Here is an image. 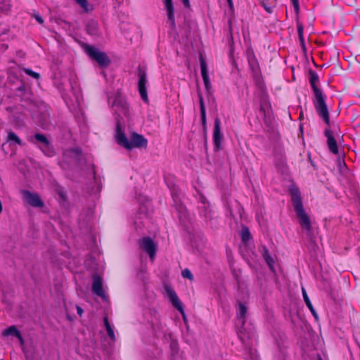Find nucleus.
<instances>
[{"label": "nucleus", "mask_w": 360, "mask_h": 360, "mask_svg": "<svg viewBox=\"0 0 360 360\" xmlns=\"http://www.w3.org/2000/svg\"><path fill=\"white\" fill-rule=\"evenodd\" d=\"M115 136L117 143L128 150L134 148H145L148 145L147 139L143 136L137 133H131L129 137L127 138L122 131L119 123L117 124Z\"/></svg>", "instance_id": "obj_1"}, {"label": "nucleus", "mask_w": 360, "mask_h": 360, "mask_svg": "<svg viewBox=\"0 0 360 360\" xmlns=\"http://www.w3.org/2000/svg\"><path fill=\"white\" fill-rule=\"evenodd\" d=\"M318 80L319 78L316 75L313 74L310 77V83L315 96L314 104L318 112V115L323 119V120L327 124H329V115L326 104L325 103L323 95L321 91L316 85V83L318 82Z\"/></svg>", "instance_id": "obj_2"}, {"label": "nucleus", "mask_w": 360, "mask_h": 360, "mask_svg": "<svg viewBox=\"0 0 360 360\" xmlns=\"http://www.w3.org/2000/svg\"><path fill=\"white\" fill-rule=\"evenodd\" d=\"M290 193L291 195V200L294 206V209L297 217L299 219V222L301 227L303 229L309 231L311 229V222L303 209L299 189L297 187L292 186L290 188Z\"/></svg>", "instance_id": "obj_3"}, {"label": "nucleus", "mask_w": 360, "mask_h": 360, "mask_svg": "<svg viewBox=\"0 0 360 360\" xmlns=\"http://www.w3.org/2000/svg\"><path fill=\"white\" fill-rule=\"evenodd\" d=\"M108 104L119 116L127 115L129 112L128 104L125 98L117 92L115 96H108Z\"/></svg>", "instance_id": "obj_4"}, {"label": "nucleus", "mask_w": 360, "mask_h": 360, "mask_svg": "<svg viewBox=\"0 0 360 360\" xmlns=\"http://www.w3.org/2000/svg\"><path fill=\"white\" fill-rule=\"evenodd\" d=\"M86 51L88 55L101 66H107L109 64L110 60L105 53L92 46L86 47Z\"/></svg>", "instance_id": "obj_5"}, {"label": "nucleus", "mask_w": 360, "mask_h": 360, "mask_svg": "<svg viewBox=\"0 0 360 360\" xmlns=\"http://www.w3.org/2000/svg\"><path fill=\"white\" fill-rule=\"evenodd\" d=\"M165 291L166 295L169 299L170 302H172V305L180 311V313L182 314L183 318L185 319V313L183 309V305L180 300L179 299L177 295L174 292V290L169 285L165 286Z\"/></svg>", "instance_id": "obj_6"}, {"label": "nucleus", "mask_w": 360, "mask_h": 360, "mask_svg": "<svg viewBox=\"0 0 360 360\" xmlns=\"http://www.w3.org/2000/svg\"><path fill=\"white\" fill-rule=\"evenodd\" d=\"M139 245L143 250L148 254L150 259L153 261L157 249V245L153 240L149 237H144L140 240Z\"/></svg>", "instance_id": "obj_7"}, {"label": "nucleus", "mask_w": 360, "mask_h": 360, "mask_svg": "<svg viewBox=\"0 0 360 360\" xmlns=\"http://www.w3.org/2000/svg\"><path fill=\"white\" fill-rule=\"evenodd\" d=\"M199 202L200 205L198 208L200 210V215L204 219L205 221L211 219L212 217V211L210 208V203L205 197L203 195H200Z\"/></svg>", "instance_id": "obj_8"}, {"label": "nucleus", "mask_w": 360, "mask_h": 360, "mask_svg": "<svg viewBox=\"0 0 360 360\" xmlns=\"http://www.w3.org/2000/svg\"><path fill=\"white\" fill-rule=\"evenodd\" d=\"M147 77L146 73L143 70L139 72V91L141 98L146 102H148L146 84H147Z\"/></svg>", "instance_id": "obj_9"}, {"label": "nucleus", "mask_w": 360, "mask_h": 360, "mask_svg": "<svg viewBox=\"0 0 360 360\" xmlns=\"http://www.w3.org/2000/svg\"><path fill=\"white\" fill-rule=\"evenodd\" d=\"M23 200L32 207H41L44 205L42 200L37 193L28 191H22Z\"/></svg>", "instance_id": "obj_10"}, {"label": "nucleus", "mask_w": 360, "mask_h": 360, "mask_svg": "<svg viewBox=\"0 0 360 360\" xmlns=\"http://www.w3.org/2000/svg\"><path fill=\"white\" fill-rule=\"evenodd\" d=\"M163 4L167 16V23L173 29L175 27V18L172 0H163Z\"/></svg>", "instance_id": "obj_11"}, {"label": "nucleus", "mask_w": 360, "mask_h": 360, "mask_svg": "<svg viewBox=\"0 0 360 360\" xmlns=\"http://www.w3.org/2000/svg\"><path fill=\"white\" fill-rule=\"evenodd\" d=\"M92 291L102 299L106 300V295L103 289L102 279L97 275L93 277Z\"/></svg>", "instance_id": "obj_12"}, {"label": "nucleus", "mask_w": 360, "mask_h": 360, "mask_svg": "<svg viewBox=\"0 0 360 360\" xmlns=\"http://www.w3.org/2000/svg\"><path fill=\"white\" fill-rule=\"evenodd\" d=\"M220 124V120L219 118H216L214 120L213 130V141L214 146L217 149L220 148L223 139V135L221 133Z\"/></svg>", "instance_id": "obj_13"}, {"label": "nucleus", "mask_w": 360, "mask_h": 360, "mask_svg": "<svg viewBox=\"0 0 360 360\" xmlns=\"http://www.w3.org/2000/svg\"><path fill=\"white\" fill-rule=\"evenodd\" d=\"M324 134L325 136L327 137V144L330 151L333 154H338V147L337 145V142L333 135V132L330 129H326L325 130Z\"/></svg>", "instance_id": "obj_14"}, {"label": "nucleus", "mask_w": 360, "mask_h": 360, "mask_svg": "<svg viewBox=\"0 0 360 360\" xmlns=\"http://www.w3.org/2000/svg\"><path fill=\"white\" fill-rule=\"evenodd\" d=\"M80 155V150L78 148H71L64 151L63 160L67 162L76 161Z\"/></svg>", "instance_id": "obj_15"}, {"label": "nucleus", "mask_w": 360, "mask_h": 360, "mask_svg": "<svg viewBox=\"0 0 360 360\" xmlns=\"http://www.w3.org/2000/svg\"><path fill=\"white\" fill-rule=\"evenodd\" d=\"M200 69L205 88L209 90L211 88V84L207 74L206 63L202 58H200Z\"/></svg>", "instance_id": "obj_16"}, {"label": "nucleus", "mask_w": 360, "mask_h": 360, "mask_svg": "<svg viewBox=\"0 0 360 360\" xmlns=\"http://www.w3.org/2000/svg\"><path fill=\"white\" fill-rule=\"evenodd\" d=\"M262 255L266 262L267 265L269 266V269L271 271H275L274 269V259L269 255L268 250L266 247H262Z\"/></svg>", "instance_id": "obj_17"}, {"label": "nucleus", "mask_w": 360, "mask_h": 360, "mask_svg": "<svg viewBox=\"0 0 360 360\" xmlns=\"http://www.w3.org/2000/svg\"><path fill=\"white\" fill-rule=\"evenodd\" d=\"M3 335L4 336H9V335L15 336L20 340V344L22 345L24 344V340H23L22 337L21 336L20 332L17 330V328L14 326H10L7 329L4 330L3 332Z\"/></svg>", "instance_id": "obj_18"}, {"label": "nucleus", "mask_w": 360, "mask_h": 360, "mask_svg": "<svg viewBox=\"0 0 360 360\" xmlns=\"http://www.w3.org/2000/svg\"><path fill=\"white\" fill-rule=\"evenodd\" d=\"M247 309V307L244 304L241 302L239 303L237 317L242 325H244L245 322Z\"/></svg>", "instance_id": "obj_19"}, {"label": "nucleus", "mask_w": 360, "mask_h": 360, "mask_svg": "<svg viewBox=\"0 0 360 360\" xmlns=\"http://www.w3.org/2000/svg\"><path fill=\"white\" fill-rule=\"evenodd\" d=\"M199 101H200V108L202 123L203 125H205V122H206L205 107L203 98L200 94H199Z\"/></svg>", "instance_id": "obj_20"}, {"label": "nucleus", "mask_w": 360, "mask_h": 360, "mask_svg": "<svg viewBox=\"0 0 360 360\" xmlns=\"http://www.w3.org/2000/svg\"><path fill=\"white\" fill-rule=\"evenodd\" d=\"M176 210L179 213V219L184 223L186 222L188 219V213L185 207L180 205Z\"/></svg>", "instance_id": "obj_21"}, {"label": "nucleus", "mask_w": 360, "mask_h": 360, "mask_svg": "<svg viewBox=\"0 0 360 360\" xmlns=\"http://www.w3.org/2000/svg\"><path fill=\"white\" fill-rule=\"evenodd\" d=\"M11 7V0H0V13H7L10 11Z\"/></svg>", "instance_id": "obj_22"}, {"label": "nucleus", "mask_w": 360, "mask_h": 360, "mask_svg": "<svg viewBox=\"0 0 360 360\" xmlns=\"http://www.w3.org/2000/svg\"><path fill=\"white\" fill-rule=\"evenodd\" d=\"M104 324H105V328H106V330H107V333H108L109 338L112 341H115V335L113 329L111 327V326L110 325V323H109L107 317H105V319H104Z\"/></svg>", "instance_id": "obj_23"}, {"label": "nucleus", "mask_w": 360, "mask_h": 360, "mask_svg": "<svg viewBox=\"0 0 360 360\" xmlns=\"http://www.w3.org/2000/svg\"><path fill=\"white\" fill-rule=\"evenodd\" d=\"M39 148L42 150V152L47 156H53L54 155L53 149L51 146L49 142L47 143V146L40 145Z\"/></svg>", "instance_id": "obj_24"}, {"label": "nucleus", "mask_w": 360, "mask_h": 360, "mask_svg": "<svg viewBox=\"0 0 360 360\" xmlns=\"http://www.w3.org/2000/svg\"><path fill=\"white\" fill-rule=\"evenodd\" d=\"M7 141L11 143H14L18 145H21V140L19 137L13 131H9L8 133Z\"/></svg>", "instance_id": "obj_25"}, {"label": "nucleus", "mask_w": 360, "mask_h": 360, "mask_svg": "<svg viewBox=\"0 0 360 360\" xmlns=\"http://www.w3.org/2000/svg\"><path fill=\"white\" fill-rule=\"evenodd\" d=\"M241 238L244 243L248 241L250 238V233L248 228L243 227L241 231Z\"/></svg>", "instance_id": "obj_26"}, {"label": "nucleus", "mask_w": 360, "mask_h": 360, "mask_svg": "<svg viewBox=\"0 0 360 360\" xmlns=\"http://www.w3.org/2000/svg\"><path fill=\"white\" fill-rule=\"evenodd\" d=\"M34 139L40 143V145L47 146V143L49 142L46 137L43 134H37L34 135Z\"/></svg>", "instance_id": "obj_27"}, {"label": "nucleus", "mask_w": 360, "mask_h": 360, "mask_svg": "<svg viewBox=\"0 0 360 360\" xmlns=\"http://www.w3.org/2000/svg\"><path fill=\"white\" fill-rule=\"evenodd\" d=\"M87 32L91 35H96L97 34V24L94 22L89 24L87 26Z\"/></svg>", "instance_id": "obj_28"}, {"label": "nucleus", "mask_w": 360, "mask_h": 360, "mask_svg": "<svg viewBox=\"0 0 360 360\" xmlns=\"http://www.w3.org/2000/svg\"><path fill=\"white\" fill-rule=\"evenodd\" d=\"M297 32H298L299 38H300L301 44L304 47V37H303L304 28L301 24L297 25Z\"/></svg>", "instance_id": "obj_29"}, {"label": "nucleus", "mask_w": 360, "mask_h": 360, "mask_svg": "<svg viewBox=\"0 0 360 360\" xmlns=\"http://www.w3.org/2000/svg\"><path fill=\"white\" fill-rule=\"evenodd\" d=\"M302 291L303 298H304L306 305L307 306L308 308H311L312 304L310 302V300L307 294L305 289L304 288H302Z\"/></svg>", "instance_id": "obj_30"}, {"label": "nucleus", "mask_w": 360, "mask_h": 360, "mask_svg": "<svg viewBox=\"0 0 360 360\" xmlns=\"http://www.w3.org/2000/svg\"><path fill=\"white\" fill-rule=\"evenodd\" d=\"M181 275L184 278H188L191 281H192L193 279V276L192 274V273L191 272V271L188 269H185L182 271L181 272Z\"/></svg>", "instance_id": "obj_31"}, {"label": "nucleus", "mask_w": 360, "mask_h": 360, "mask_svg": "<svg viewBox=\"0 0 360 360\" xmlns=\"http://www.w3.org/2000/svg\"><path fill=\"white\" fill-rule=\"evenodd\" d=\"M78 4L86 11H89L87 0H75Z\"/></svg>", "instance_id": "obj_32"}, {"label": "nucleus", "mask_w": 360, "mask_h": 360, "mask_svg": "<svg viewBox=\"0 0 360 360\" xmlns=\"http://www.w3.org/2000/svg\"><path fill=\"white\" fill-rule=\"evenodd\" d=\"M24 72H25L27 75H30V76H31V77H34V78H35V79H38V78H39V73H37V72H35L32 71V70H30V69L25 68V69H24Z\"/></svg>", "instance_id": "obj_33"}, {"label": "nucleus", "mask_w": 360, "mask_h": 360, "mask_svg": "<svg viewBox=\"0 0 360 360\" xmlns=\"http://www.w3.org/2000/svg\"><path fill=\"white\" fill-rule=\"evenodd\" d=\"M261 4L262 6V7L269 13H271L273 12V7L272 6H269L266 1L264 0H262L261 1Z\"/></svg>", "instance_id": "obj_34"}, {"label": "nucleus", "mask_w": 360, "mask_h": 360, "mask_svg": "<svg viewBox=\"0 0 360 360\" xmlns=\"http://www.w3.org/2000/svg\"><path fill=\"white\" fill-rule=\"evenodd\" d=\"M33 17L35 18V20H37V22L39 24H42L44 22V20L42 18V17L38 14V13H34L33 15Z\"/></svg>", "instance_id": "obj_35"}, {"label": "nucleus", "mask_w": 360, "mask_h": 360, "mask_svg": "<svg viewBox=\"0 0 360 360\" xmlns=\"http://www.w3.org/2000/svg\"><path fill=\"white\" fill-rule=\"evenodd\" d=\"M291 1H292V4L295 11H297L299 8L298 0H291Z\"/></svg>", "instance_id": "obj_36"}, {"label": "nucleus", "mask_w": 360, "mask_h": 360, "mask_svg": "<svg viewBox=\"0 0 360 360\" xmlns=\"http://www.w3.org/2000/svg\"><path fill=\"white\" fill-rule=\"evenodd\" d=\"M76 309H77V314L79 315V316H82V313H83V310L82 309L79 307V306H76Z\"/></svg>", "instance_id": "obj_37"}, {"label": "nucleus", "mask_w": 360, "mask_h": 360, "mask_svg": "<svg viewBox=\"0 0 360 360\" xmlns=\"http://www.w3.org/2000/svg\"><path fill=\"white\" fill-rule=\"evenodd\" d=\"M309 309L310 310V311L311 312V314L314 315V316L315 318H317V314L316 312V311L314 310L313 306H311V308H309Z\"/></svg>", "instance_id": "obj_38"}, {"label": "nucleus", "mask_w": 360, "mask_h": 360, "mask_svg": "<svg viewBox=\"0 0 360 360\" xmlns=\"http://www.w3.org/2000/svg\"><path fill=\"white\" fill-rule=\"evenodd\" d=\"M182 3L185 7L188 8L190 6L189 0H182Z\"/></svg>", "instance_id": "obj_39"}, {"label": "nucleus", "mask_w": 360, "mask_h": 360, "mask_svg": "<svg viewBox=\"0 0 360 360\" xmlns=\"http://www.w3.org/2000/svg\"><path fill=\"white\" fill-rule=\"evenodd\" d=\"M75 97H76V102L77 103V104L79 103V101H80V95L78 93L77 95H75Z\"/></svg>", "instance_id": "obj_40"}, {"label": "nucleus", "mask_w": 360, "mask_h": 360, "mask_svg": "<svg viewBox=\"0 0 360 360\" xmlns=\"http://www.w3.org/2000/svg\"><path fill=\"white\" fill-rule=\"evenodd\" d=\"M240 338L241 339V341H242L244 344H245V338H244L241 335H240Z\"/></svg>", "instance_id": "obj_41"}, {"label": "nucleus", "mask_w": 360, "mask_h": 360, "mask_svg": "<svg viewBox=\"0 0 360 360\" xmlns=\"http://www.w3.org/2000/svg\"><path fill=\"white\" fill-rule=\"evenodd\" d=\"M227 1L230 6H232V0H227Z\"/></svg>", "instance_id": "obj_42"}, {"label": "nucleus", "mask_w": 360, "mask_h": 360, "mask_svg": "<svg viewBox=\"0 0 360 360\" xmlns=\"http://www.w3.org/2000/svg\"><path fill=\"white\" fill-rule=\"evenodd\" d=\"M174 345H175V344H174V343H172V347H174Z\"/></svg>", "instance_id": "obj_43"}, {"label": "nucleus", "mask_w": 360, "mask_h": 360, "mask_svg": "<svg viewBox=\"0 0 360 360\" xmlns=\"http://www.w3.org/2000/svg\"><path fill=\"white\" fill-rule=\"evenodd\" d=\"M319 360H321V359H319Z\"/></svg>", "instance_id": "obj_44"}]
</instances>
